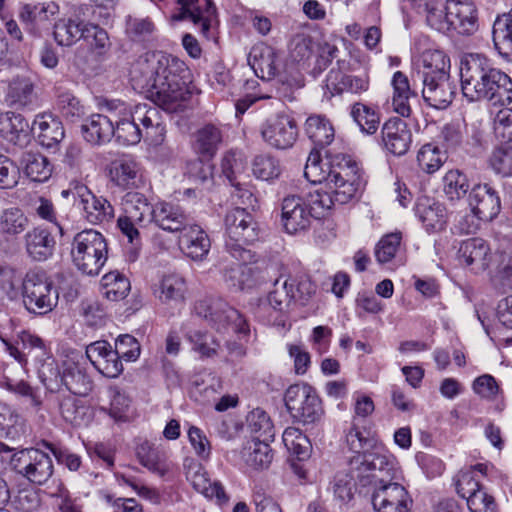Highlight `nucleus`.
Wrapping results in <instances>:
<instances>
[{"mask_svg": "<svg viewBox=\"0 0 512 512\" xmlns=\"http://www.w3.org/2000/svg\"><path fill=\"white\" fill-rule=\"evenodd\" d=\"M102 285L106 289L107 298L117 301L123 299L130 290V282L118 271H111L102 277Z\"/></svg>", "mask_w": 512, "mask_h": 512, "instance_id": "obj_57", "label": "nucleus"}, {"mask_svg": "<svg viewBox=\"0 0 512 512\" xmlns=\"http://www.w3.org/2000/svg\"><path fill=\"white\" fill-rule=\"evenodd\" d=\"M225 230L227 253L236 261L252 262L255 256L245 245L258 239V227L253 216L244 208H233L225 216Z\"/></svg>", "mask_w": 512, "mask_h": 512, "instance_id": "obj_6", "label": "nucleus"}, {"mask_svg": "<svg viewBox=\"0 0 512 512\" xmlns=\"http://www.w3.org/2000/svg\"><path fill=\"white\" fill-rule=\"evenodd\" d=\"M131 113L134 122L143 131V138L152 144H160L163 140L164 127L161 125L158 109L150 104L141 103L137 104Z\"/></svg>", "mask_w": 512, "mask_h": 512, "instance_id": "obj_27", "label": "nucleus"}, {"mask_svg": "<svg viewBox=\"0 0 512 512\" xmlns=\"http://www.w3.org/2000/svg\"><path fill=\"white\" fill-rule=\"evenodd\" d=\"M223 142V132L214 124H205L198 128L192 136V148L202 159L213 158Z\"/></svg>", "mask_w": 512, "mask_h": 512, "instance_id": "obj_33", "label": "nucleus"}, {"mask_svg": "<svg viewBox=\"0 0 512 512\" xmlns=\"http://www.w3.org/2000/svg\"><path fill=\"white\" fill-rule=\"evenodd\" d=\"M107 254V242L100 232L86 229L74 236L71 257L83 274L98 275L107 260Z\"/></svg>", "mask_w": 512, "mask_h": 512, "instance_id": "obj_7", "label": "nucleus"}, {"mask_svg": "<svg viewBox=\"0 0 512 512\" xmlns=\"http://www.w3.org/2000/svg\"><path fill=\"white\" fill-rule=\"evenodd\" d=\"M269 440L252 439L247 441L241 451L242 460L253 469L268 468L273 459Z\"/></svg>", "mask_w": 512, "mask_h": 512, "instance_id": "obj_43", "label": "nucleus"}, {"mask_svg": "<svg viewBox=\"0 0 512 512\" xmlns=\"http://www.w3.org/2000/svg\"><path fill=\"white\" fill-rule=\"evenodd\" d=\"M356 489H358V484L355 483L349 471H339L335 474L332 481V491L337 500L342 503L349 502L353 498Z\"/></svg>", "mask_w": 512, "mask_h": 512, "instance_id": "obj_60", "label": "nucleus"}, {"mask_svg": "<svg viewBox=\"0 0 512 512\" xmlns=\"http://www.w3.org/2000/svg\"><path fill=\"white\" fill-rule=\"evenodd\" d=\"M381 134L385 148L393 155L402 156L408 151L412 135L405 121L389 119L384 123Z\"/></svg>", "mask_w": 512, "mask_h": 512, "instance_id": "obj_24", "label": "nucleus"}, {"mask_svg": "<svg viewBox=\"0 0 512 512\" xmlns=\"http://www.w3.org/2000/svg\"><path fill=\"white\" fill-rule=\"evenodd\" d=\"M0 137L14 146H26L31 140L28 121L12 111L0 113Z\"/></svg>", "mask_w": 512, "mask_h": 512, "instance_id": "obj_23", "label": "nucleus"}, {"mask_svg": "<svg viewBox=\"0 0 512 512\" xmlns=\"http://www.w3.org/2000/svg\"><path fill=\"white\" fill-rule=\"evenodd\" d=\"M38 376L51 393H60L65 389L73 395L86 396L93 388L91 377L72 360H66L61 365L55 359L47 361L39 366Z\"/></svg>", "mask_w": 512, "mask_h": 512, "instance_id": "obj_5", "label": "nucleus"}, {"mask_svg": "<svg viewBox=\"0 0 512 512\" xmlns=\"http://www.w3.org/2000/svg\"><path fill=\"white\" fill-rule=\"evenodd\" d=\"M87 11V5L75 6L70 16L55 22L53 37L59 46L71 47L84 38L85 32H88V21L83 16Z\"/></svg>", "mask_w": 512, "mask_h": 512, "instance_id": "obj_15", "label": "nucleus"}, {"mask_svg": "<svg viewBox=\"0 0 512 512\" xmlns=\"http://www.w3.org/2000/svg\"><path fill=\"white\" fill-rule=\"evenodd\" d=\"M264 141L276 149H287L293 146L298 136L295 120L286 114H278L269 118L261 128Z\"/></svg>", "mask_w": 512, "mask_h": 512, "instance_id": "obj_14", "label": "nucleus"}, {"mask_svg": "<svg viewBox=\"0 0 512 512\" xmlns=\"http://www.w3.org/2000/svg\"><path fill=\"white\" fill-rule=\"evenodd\" d=\"M443 193L450 202L463 199L470 190L467 176L458 169L445 173L442 179Z\"/></svg>", "mask_w": 512, "mask_h": 512, "instance_id": "obj_46", "label": "nucleus"}, {"mask_svg": "<svg viewBox=\"0 0 512 512\" xmlns=\"http://www.w3.org/2000/svg\"><path fill=\"white\" fill-rule=\"evenodd\" d=\"M10 464L13 471L37 485L46 483L53 475L54 470L51 457L34 448L15 452L11 456Z\"/></svg>", "mask_w": 512, "mask_h": 512, "instance_id": "obj_12", "label": "nucleus"}, {"mask_svg": "<svg viewBox=\"0 0 512 512\" xmlns=\"http://www.w3.org/2000/svg\"><path fill=\"white\" fill-rule=\"evenodd\" d=\"M490 166L497 174L512 175V146L495 149L490 157Z\"/></svg>", "mask_w": 512, "mask_h": 512, "instance_id": "obj_64", "label": "nucleus"}, {"mask_svg": "<svg viewBox=\"0 0 512 512\" xmlns=\"http://www.w3.org/2000/svg\"><path fill=\"white\" fill-rule=\"evenodd\" d=\"M195 313L219 332L229 328L239 335H248L249 326L242 315L222 299H204L196 302Z\"/></svg>", "mask_w": 512, "mask_h": 512, "instance_id": "obj_9", "label": "nucleus"}, {"mask_svg": "<svg viewBox=\"0 0 512 512\" xmlns=\"http://www.w3.org/2000/svg\"><path fill=\"white\" fill-rule=\"evenodd\" d=\"M177 3L179 4L178 13L172 16V20H189L200 28L203 35L207 36L216 12L212 1L204 0V5L200 4V0H177Z\"/></svg>", "mask_w": 512, "mask_h": 512, "instance_id": "obj_20", "label": "nucleus"}, {"mask_svg": "<svg viewBox=\"0 0 512 512\" xmlns=\"http://www.w3.org/2000/svg\"><path fill=\"white\" fill-rule=\"evenodd\" d=\"M252 172L258 179L270 181L281 174L279 161L269 154L257 155L252 162Z\"/></svg>", "mask_w": 512, "mask_h": 512, "instance_id": "obj_55", "label": "nucleus"}, {"mask_svg": "<svg viewBox=\"0 0 512 512\" xmlns=\"http://www.w3.org/2000/svg\"><path fill=\"white\" fill-rule=\"evenodd\" d=\"M188 68L171 54L146 53L132 66L130 79L135 89L150 93L152 99L168 112H177L190 98L187 88Z\"/></svg>", "mask_w": 512, "mask_h": 512, "instance_id": "obj_2", "label": "nucleus"}, {"mask_svg": "<svg viewBox=\"0 0 512 512\" xmlns=\"http://www.w3.org/2000/svg\"><path fill=\"white\" fill-rule=\"evenodd\" d=\"M20 167L24 174L34 182L47 181L53 171V165L49 159L36 151H26L19 160Z\"/></svg>", "mask_w": 512, "mask_h": 512, "instance_id": "obj_41", "label": "nucleus"}, {"mask_svg": "<svg viewBox=\"0 0 512 512\" xmlns=\"http://www.w3.org/2000/svg\"><path fill=\"white\" fill-rule=\"evenodd\" d=\"M326 87L332 94L343 92L361 94L369 88V76L367 73L348 75L340 71L331 70L327 75Z\"/></svg>", "mask_w": 512, "mask_h": 512, "instance_id": "obj_39", "label": "nucleus"}, {"mask_svg": "<svg viewBox=\"0 0 512 512\" xmlns=\"http://www.w3.org/2000/svg\"><path fill=\"white\" fill-rule=\"evenodd\" d=\"M155 25L150 18L128 16L126 18V33L133 40L148 39L154 32Z\"/></svg>", "mask_w": 512, "mask_h": 512, "instance_id": "obj_62", "label": "nucleus"}, {"mask_svg": "<svg viewBox=\"0 0 512 512\" xmlns=\"http://www.w3.org/2000/svg\"><path fill=\"white\" fill-rule=\"evenodd\" d=\"M401 233L384 235L376 244L374 255L379 264L391 263L398 255L401 247Z\"/></svg>", "mask_w": 512, "mask_h": 512, "instance_id": "obj_53", "label": "nucleus"}, {"mask_svg": "<svg viewBox=\"0 0 512 512\" xmlns=\"http://www.w3.org/2000/svg\"><path fill=\"white\" fill-rule=\"evenodd\" d=\"M110 116L94 114L81 126L84 139L93 144L101 145L111 140L115 133L114 103L109 104Z\"/></svg>", "mask_w": 512, "mask_h": 512, "instance_id": "obj_29", "label": "nucleus"}, {"mask_svg": "<svg viewBox=\"0 0 512 512\" xmlns=\"http://www.w3.org/2000/svg\"><path fill=\"white\" fill-rule=\"evenodd\" d=\"M35 99V85L29 77L16 76L8 84L5 101L9 107L25 109L33 105Z\"/></svg>", "mask_w": 512, "mask_h": 512, "instance_id": "obj_38", "label": "nucleus"}, {"mask_svg": "<svg viewBox=\"0 0 512 512\" xmlns=\"http://www.w3.org/2000/svg\"><path fill=\"white\" fill-rule=\"evenodd\" d=\"M124 214L135 220L138 225L144 226L152 221L155 206H152L147 198L138 192H128L122 201Z\"/></svg>", "mask_w": 512, "mask_h": 512, "instance_id": "obj_42", "label": "nucleus"}, {"mask_svg": "<svg viewBox=\"0 0 512 512\" xmlns=\"http://www.w3.org/2000/svg\"><path fill=\"white\" fill-rule=\"evenodd\" d=\"M248 63L258 77L270 80L279 71V53L265 43H259L252 47L248 55Z\"/></svg>", "mask_w": 512, "mask_h": 512, "instance_id": "obj_26", "label": "nucleus"}, {"mask_svg": "<svg viewBox=\"0 0 512 512\" xmlns=\"http://www.w3.org/2000/svg\"><path fill=\"white\" fill-rule=\"evenodd\" d=\"M180 249L191 259L201 260L210 249V240L206 232L193 221L179 234Z\"/></svg>", "mask_w": 512, "mask_h": 512, "instance_id": "obj_31", "label": "nucleus"}, {"mask_svg": "<svg viewBox=\"0 0 512 512\" xmlns=\"http://www.w3.org/2000/svg\"><path fill=\"white\" fill-rule=\"evenodd\" d=\"M186 291L185 281L182 277L171 274L165 275L154 288L155 296L165 304L179 303L184 300Z\"/></svg>", "mask_w": 512, "mask_h": 512, "instance_id": "obj_44", "label": "nucleus"}, {"mask_svg": "<svg viewBox=\"0 0 512 512\" xmlns=\"http://www.w3.org/2000/svg\"><path fill=\"white\" fill-rule=\"evenodd\" d=\"M351 116L362 132L366 134H373L377 131L379 117L370 107L362 103H356L352 107Z\"/></svg>", "mask_w": 512, "mask_h": 512, "instance_id": "obj_59", "label": "nucleus"}, {"mask_svg": "<svg viewBox=\"0 0 512 512\" xmlns=\"http://www.w3.org/2000/svg\"><path fill=\"white\" fill-rule=\"evenodd\" d=\"M187 339L192 345V350L201 357H213L217 355L219 343L213 336L200 330H191L187 333Z\"/></svg>", "mask_w": 512, "mask_h": 512, "instance_id": "obj_58", "label": "nucleus"}, {"mask_svg": "<svg viewBox=\"0 0 512 512\" xmlns=\"http://www.w3.org/2000/svg\"><path fill=\"white\" fill-rule=\"evenodd\" d=\"M468 203L474 216L483 221L493 220L501 209L497 191L487 183L477 184L471 188Z\"/></svg>", "mask_w": 512, "mask_h": 512, "instance_id": "obj_18", "label": "nucleus"}, {"mask_svg": "<svg viewBox=\"0 0 512 512\" xmlns=\"http://www.w3.org/2000/svg\"><path fill=\"white\" fill-rule=\"evenodd\" d=\"M455 486L458 495L465 500L483 488L476 475H473V469L459 471L455 477Z\"/></svg>", "mask_w": 512, "mask_h": 512, "instance_id": "obj_63", "label": "nucleus"}, {"mask_svg": "<svg viewBox=\"0 0 512 512\" xmlns=\"http://www.w3.org/2000/svg\"><path fill=\"white\" fill-rule=\"evenodd\" d=\"M415 213L428 232H438L444 229L447 222L445 206L432 198H418Z\"/></svg>", "mask_w": 512, "mask_h": 512, "instance_id": "obj_34", "label": "nucleus"}, {"mask_svg": "<svg viewBox=\"0 0 512 512\" xmlns=\"http://www.w3.org/2000/svg\"><path fill=\"white\" fill-rule=\"evenodd\" d=\"M29 220L19 208L5 209L0 215V230L4 235L15 237L28 227Z\"/></svg>", "mask_w": 512, "mask_h": 512, "instance_id": "obj_49", "label": "nucleus"}, {"mask_svg": "<svg viewBox=\"0 0 512 512\" xmlns=\"http://www.w3.org/2000/svg\"><path fill=\"white\" fill-rule=\"evenodd\" d=\"M283 443L287 450L297 461H304L309 458L311 445L308 438L297 428L288 427L282 435Z\"/></svg>", "mask_w": 512, "mask_h": 512, "instance_id": "obj_48", "label": "nucleus"}, {"mask_svg": "<svg viewBox=\"0 0 512 512\" xmlns=\"http://www.w3.org/2000/svg\"><path fill=\"white\" fill-rule=\"evenodd\" d=\"M305 133L308 138L315 145L313 150L310 152L309 156L312 153H317L319 155L321 164L323 165V169L327 170V163L330 161L332 157L336 156H344L346 158L352 159L351 156L345 154H332L329 150L325 151V161L321 158L320 149H324L326 146L332 143L335 137L334 128L329 119L322 115H311L307 118L305 122Z\"/></svg>", "mask_w": 512, "mask_h": 512, "instance_id": "obj_16", "label": "nucleus"}, {"mask_svg": "<svg viewBox=\"0 0 512 512\" xmlns=\"http://www.w3.org/2000/svg\"><path fill=\"white\" fill-rule=\"evenodd\" d=\"M391 84L393 87L392 106L394 111L402 117L411 114L410 100L418 96L416 83L411 84L407 75L401 71L393 74Z\"/></svg>", "mask_w": 512, "mask_h": 512, "instance_id": "obj_37", "label": "nucleus"}, {"mask_svg": "<svg viewBox=\"0 0 512 512\" xmlns=\"http://www.w3.org/2000/svg\"><path fill=\"white\" fill-rule=\"evenodd\" d=\"M76 194L80 199L85 218L91 224L109 222L114 217V209L110 202L93 194L87 186H77Z\"/></svg>", "mask_w": 512, "mask_h": 512, "instance_id": "obj_22", "label": "nucleus"}, {"mask_svg": "<svg viewBox=\"0 0 512 512\" xmlns=\"http://www.w3.org/2000/svg\"><path fill=\"white\" fill-rule=\"evenodd\" d=\"M114 136L124 145H135L143 138L141 127L134 122L131 111L126 109L123 102L114 103Z\"/></svg>", "mask_w": 512, "mask_h": 512, "instance_id": "obj_28", "label": "nucleus"}, {"mask_svg": "<svg viewBox=\"0 0 512 512\" xmlns=\"http://www.w3.org/2000/svg\"><path fill=\"white\" fill-rule=\"evenodd\" d=\"M57 108L60 114L70 122H77L86 114L84 105L70 92L59 94Z\"/></svg>", "mask_w": 512, "mask_h": 512, "instance_id": "obj_56", "label": "nucleus"}, {"mask_svg": "<svg viewBox=\"0 0 512 512\" xmlns=\"http://www.w3.org/2000/svg\"><path fill=\"white\" fill-rule=\"evenodd\" d=\"M456 86L450 81V76L437 78L427 83H422V96L424 100L433 108H447L455 95Z\"/></svg>", "mask_w": 512, "mask_h": 512, "instance_id": "obj_36", "label": "nucleus"}, {"mask_svg": "<svg viewBox=\"0 0 512 512\" xmlns=\"http://www.w3.org/2000/svg\"><path fill=\"white\" fill-rule=\"evenodd\" d=\"M371 502L377 512H407L411 500L406 489L391 480L372 490Z\"/></svg>", "mask_w": 512, "mask_h": 512, "instance_id": "obj_17", "label": "nucleus"}, {"mask_svg": "<svg viewBox=\"0 0 512 512\" xmlns=\"http://www.w3.org/2000/svg\"><path fill=\"white\" fill-rule=\"evenodd\" d=\"M314 42L311 36L298 33L289 43V56L296 63H306L314 54Z\"/></svg>", "mask_w": 512, "mask_h": 512, "instance_id": "obj_54", "label": "nucleus"}, {"mask_svg": "<svg viewBox=\"0 0 512 512\" xmlns=\"http://www.w3.org/2000/svg\"><path fill=\"white\" fill-rule=\"evenodd\" d=\"M424 12L427 24L442 33L449 32V18L446 10V2L442 0H427L424 4Z\"/></svg>", "mask_w": 512, "mask_h": 512, "instance_id": "obj_51", "label": "nucleus"}, {"mask_svg": "<svg viewBox=\"0 0 512 512\" xmlns=\"http://www.w3.org/2000/svg\"><path fill=\"white\" fill-rule=\"evenodd\" d=\"M450 60L440 50H426L422 53L415 72L412 74V83L432 82L437 78L449 75Z\"/></svg>", "mask_w": 512, "mask_h": 512, "instance_id": "obj_19", "label": "nucleus"}, {"mask_svg": "<svg viewBox=\"0 0 512 512\" xmlns=\"http://www.w3.org/2000/svg\"><path fill=\"white\" fill-rule=\"evenodd\" d=\"M24 242L28 256L35 261H45L54 254L56 240L47 228L37 226L29 230Z\"/></svg>", "mask_w": 512, "mask_h": 512, "instance_id": "obj_30", "label": "nucleus"}, {"mask_svg": "<svg viewBox=\"0 0 512 512\" xmlns=\"http://www.w3.org/2000/svg\"><path fill=\"white\" fill-rule=\"evenodd\" d=\"M293 293L289 289L288 280L276 279L273 290L269 292L267 299L259 305V309L269 305L274 311L283 312L293 302Z\"/></svg>", "mask_w": 512, "mask_h": 512, "instance_id": "obj_50", "label": "nucleus"}, {"mask_svg": "<svg viewBox=\"0 0 512 512\" xmlns=\"http://www.w3.org/2000/svg\"><path fill=\"white\" fill-rule=\"evenodd\" d=\"M250 432L255 435L254 439L273 440L274 426L269 415L262 409L256 408L247 416Z\"/></svg>", "mask_w": 512, "mask_h": 512, "instance_id": "obj_52", "label": "nucleus"}, {"mask_svg": "<svg viewBox=\"0 0 512 512\" xmlns=\"http://www.w3.org/2000/svg\"><path fill=\"white\" fill-rule=\"evenodd\" d=\"M449 31L472 35L478 28L477 9L470 0H446Z\"/></svg>", "mask_w": 512, "mask_h": 512, "instance_id": "obj_21", "label": "nucleus"}, {"mask_svg": "<svg viewBox=\"0 0 512 512\" xmlns=\"http://www.w3.org/2000/svg\"><path fill=\"white\" fill-rule=\"evenodd\" d=\"M284 401L290 415L299 423L312 424L322 416L321 400L308 384L291 385L285 392Z\"/></svg>", "mask_w": 512, "mask_h": 512, "instance_id": "obj_10", "label": "nucleus"}, {"mask_svg": "<svg viewBox=\"0 0 512 512\" xmlns=\"http://www.w3.org/2000/svg\"><path fill=\"white\" fill-rule=\"evenodd\" d=\"M32 130L37 133L40 145L48 149L57 147L65 136L62 122L52 114L37 115Z\"/></svg>", "mask_w": 512, "mask_h": 512, "instance_id": "obj_35", "label": "nucleus"}, {"mask_svg": "<svg viewBox=\"0 0 512 512\" xmlns=\"http://www.w3.org/2000/svg\"><path fill=\"white\" fill-rule=\"evenodd\" d=\"M87 29L88 32H85L83 40L89 44L96 54H106L111 48V41L107 31L90 21H88Z\"/></svg>", "mask_w": 512, "mask_h": 512, "instance_id": "obj_61", "label": "nucleus"}, {"mask_svg": "<svg viewBox=\"0 0 512 512\" xmlns=\"http://www.w3.org/2000/svg\"><path fill=\"white\" fill-rule=\"evenodd\" d=\"M191 221L192 219L180 206L161 202L155 205L151 222L165 231L180 234Z\"/></svg>", "mask_w": 512, "mask_h": 512, "instance_id": "obj_32", "label": "nucleus"}, {"mask_svg": "<svg viewBox=\"0 0 512 512\" xmlns=\"http://www.w3.org/2000/svg\"><path fill=\"white\" fill-rule=\"evenodd\" d=\"M446 160V152L433 143L423 145L417 154L418 166L427 174H433L438 171Z\"/></svg>", "mask_w": 512, "mask_h": 512, "instance_id": "obj_47", "label": "nucleus"}, {"mask_svg": "<svg viewBox=\"0 0 512 512\" xmlns=\"http://www.w3.org/2000/svg\"><path fill=\"white\" fill-rule=\"evenodd\" d=\"M351 451L349 473L358 484L359 493H369L379 483L399 479L395 458L369 433L360 431L355 425L346 435Z\"/></svg>", "mask_w": 512, "mask_h": 512, "instance_id": "obj_3", "label": "nucleus"}, {"mask_svg": "<svg viewBox=\"0 0 512 512\" xmlns=\"http://www.w3.org/2000/svg\"><path fill=\"white\" fill-rule=\"evenodd\" d=\"M458 258L475 272H482L489 268L492 253L489 245L482 238H470L461 242L458 249Z\"/></svg>", "mask_w": 512, "mask_h": 512, "instance_id": "obj_25", "label": "nucleus"}, {"mask_svg": "<svg viewBox=\"0 0 512 512\" xmlns=\"http://www.w3.org/2000/svg\"><path fill=\"white\" fill-rule=\"evenodd\" d=\"M495 48L503 56L512 54V8L508 13L498 16L493 25Z\"/></svg>", "mask_w": 512, "mask_h": 512, "instance_id": "obj_45", "label": "nucleus"}, {"mask_svg": "<svg viewBox=\"0 0 512 512\" xmlns=\"http://www.w3.org/2000/svg\"><path fill=\"white\" fill-rule=\"evenodd\" d=\"M463 95L471 102L488 100L493 105L512 103V79L479 54L470 55L461 66Z\"/></svg>", "mask_w": 512, "mask_h": 512, "instance_id": "obj_4", "label": "nucleus"}, {"mask_svg": "<svg viewBox=\"0 0 512 512\" xmlns=\"http://www.w3.org/2000/svg\"><path fill=\"white\" fill-rule=\"evenodd\" d=\"M184 470L186 479L192 487L209 500L215 501L219 506L227 505L230 498L223 484L218 480H211L202 465L193 458H185Z\"/></svg>", "mask_w": 512, "mask_h": 512, "instance_id": "obj_13", "label": "nucleus"}, {"mask_svg": "<svg viewBox=\"0 0 512 512\" xmlns=\"http://www.w3.org/2000/svg\"><path fill=\"white\" fill-rule=\"evenodd\" d=\"M23 304L26 310L36 315L51 312L58 303V290L44 275L30 273L23 280Z\"/></svg>", "mask_w": 512, "mask_h": 512, "instance_id": "obj_11", "label": "nucleus"}, {"mask_svg": "<svg viewBox=\"0 0 512 512\" xmlns=\"http://www.w3.org/2000/svg\"><path fill=\"white\" fill-rule=\"evenodd\" d=\"M109 175L111 181L121 188L137 187L141 181L140 167L131 157L113 161L110 165Z\"/></svg>", "mask_w": 512, "mask_h": 512, "instance_id": "obj_40", "label": "nucleus"}, {"mask_svg": "<svg viewBox=\"0 0 512 512\" xmlns=\"http://www.w3.org/2000/svg\"><path fill=\"white\" fill-rule=\"evenodd\" d=\"M0 340L5 345L9 355L13 357L22 368L32 362L37 369L39 366L54 360L50 349L42 338L28 330H20L10 338L4 329L0 328Z\"/></svg>", "mask_w": 512, "mask_h": 512, "instance_id": "obj_8", "label": "nucleus"}, {"mask_svg": "<svg viewBox=\"0 0 512 512\" xmlns=\"http://www.w3.org/2000/svg\"><path fill=\"white\" fill-rule=\"evenodd\" d=\"M323 169L319 155L308 156L304 175L320 188L309 194L308 201L298 195L287 196L281 205V221L285 231L296 234L306 231L314 218H320L333 206L351 201L363 185L357 162L344 156L332 157Z\"/></svg>", "mask_w": 512, "mask_h": 512, "instance_id": "obj_1", "label": "nucleus"}]
</instances>
